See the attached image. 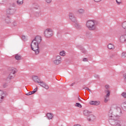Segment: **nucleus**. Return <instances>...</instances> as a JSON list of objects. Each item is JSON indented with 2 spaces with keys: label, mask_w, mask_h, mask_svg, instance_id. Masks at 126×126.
<instances>
[{
  "label": "nucleus",
  "mask_w": 126,
  "mask_h": 126,
  "mask_svg": "<svg viewBox=\"0 0 126 126\" xmlns=\"http://www.w3.org/2000/svg\"><path fill=\"white\" fill-rule=\"evenodd\" d=\"M118 111L119 112H117V114H113V111L110 109L108 113L109 117V123L111 126H126V123H123L122 121H117L118 119H120V115L119 114H122V109L120 108H118Z\"/></svg>",
  "instance_id": "f257e3e1"
},
{
  "label": "nucleus",
  "mask_w": 126,
  "mask_h": 126,
  "mask_svg": "<svg viewBox=\"0 0 126 126\" xmlns=\"http://www.w3.org/2000/svg\"><path fill=\"white\" fill-rule=\"evenodd\" d=\"M41 41V36H36L32 42L31 44V49L35 52V55H38L40 53V51H39V44H40Z\"/></svg>",
  "instance_id": "f03ea898"
},
{
  "label": "nucleus",
  "mask_w": 126,
  "mask_h": 126,
  "mask_svg": "<svg viewBox=\"0 0 126 126\" xmlns=\"http://www.w3.org/2000/svg\"><path fill=\"white\" fill-rule=\"evenodd\" d=\"M86 26L90 31H95L97 29V22L94 20H89L87 21Z\"/></svg>",
  "instance_id": "7ed1b4c3"
},
{
  "label": "nucleus",
  "mask_w": 126,
  "mask_h": 126,
  "mask_svg": "<svg viewBox=\"0 0 126 126\" xmlns=\"http://www.w3.org/2000/svg\"><path fill=\"white\" fill-rule=\"evenodd\" d=\"M44 36L46 38H51L53 36V30L51 29H47L44 32Z\"/></svg>",
  "instance_id": "20e7f679"
},
{
  "label": "nucleus",
  "mask_w": 126,
  "mask_h": 126,
  "mask_svg": "<svg viewBox=\"0 0 126 126\" xmlns=\"http://www.w3.org/2000/svg\"><path fill=\"white\" fill-rule=\"evenodd\" d=\"M16 11V9H15V8L12 7V6H10L8 9H6V12L7 14L12 15V14H14Z\"/></svg>",
  "instance_id": "39448f33"
},
{
  "label": "nucleus",
  "mask_w": 126,
  "mask_h": 126,
  "mask_svg": "<svg viewBox=\"0 0 126 126\" xmlns=\"http://www.w3.org/2000/svg\"><path fill=\"white\" fill-rule=\"evenodd\" d=\"M16 71H15V70H12L9 75L8 76V77L7 78V80L8 81H9V80H11L12 78H14V76H15V73Z\"/></svg>",
  "instance_id": "423d86ee"
},
{
  "label": "nucleus",
  "mask_w": 126,
  "mask_h": 126,
  "mask_svg": "<svg viewBox=\"0 0 126 126\" xmlns=\"http://www.w3.org/2000/svg\"><path fill=\"white\" fill-rule=\"evenodd\" d=\"M62 63V57L60 56H57L56 60L54 61V63L58 65Z\"/></svg>",
  "instance_id": "0eeeda50"
},
{
  "label": "nucleus",
  "mask_w": 126,
  "mask_h": 126,
  "mask_svg": "<svg viewBox=\"0 0 126 126\" xmlns=\"http://www.w3.org/2000/svg\"><path fill=\"white\" fill-rule=\"evenodd\" d=\"M39 85L43 88H45V89L48 90L49 89V86L45 83L44 81L40 80L39 82Z\"/></svg>",
  "instance_id": "6e6552de"
},
{
  "label": "nucleus",
  "mask_w": 126,
  "mask_h": 126,
  "mask_svg": "<svg viewBox=\"0 0 126 126\" xmlns=\"http://www.w3.org/2000/svg\"><path fill=\"white\" fill-rule=\"evenodd\" d=\"M69 19H70L72 22H76V18H75V16H74V14L73 13H69Z\"/></svg>",
  "instance_id": "1a4fd4ad"
},
{
  "label": "nucleus",
  "mask_w": 126,
  "mask_h": 126,
  "mask_svg": "<svg viewBox=\"0 0 126 126\" xmlns=\"http://www.w3.org/2000/svg\"><path fill=\"white\" fill-rule=\"evenodd\" d=\"M119 41L120 43H125V42H126V34H122L119 38Z\"/></svg>",
  "instance_id": "9d476101"
},
{
  "label": "nucleus",
  "mask_w": 126,
  "mask_h": 126,
  "mask_svg": "<svg viewBox=\"0 0 126 126\" xmlns=\"http://www.w3.org/2000/svg\"><path fill=\"white\" fill-rule=\"evenodd\" d=\"M100 102L99 100H95V101H90V104L92 105V106H99L100 105Z\"/></svg>",
  "instance_id": "9b49d317"
},
{
  "label": "nucleus",
  "mask_w": 126,
  "mask_h": 126,
  "mask_svg": "<svg viewBox=\"0 0 126 126\" xmlns=\"http://www.w3.org/2000/svg\"><path fill=\"white\" fill-rule=\"evenodd\" d=\"M5 96V94L4 92L2 91H0V103H2L4 99V97Z\"/></svg>",
  "instance_id": "f8f14e48"
},
{
  "label": "nucleus",
  "mask_w": 126,
  "mask_h": 126,
  "mask_svg": "<svg viewBox=\"0 0 126 126\" xmlns=\"http://www.w3.org/2000/svg\"><path fill=\"white\" fill-rule=\"evenodd\" d=\"M32 80L34 82H36V83H39V82L41 81L40 78H39L37 76H33Z\"/></svg>",
  "instance_id": "ddd939ff"
},
{
  "label": "nucleus",
  "mask_w": 126,
  "mask_h": 126,
  "mask_svg": "<svg viewBox=\"0 0 126 126\" xmlns=\"http://www.w3.org/2000/svg\"><path fill=\"white\" fill-rule=\"evenodd\" d=\"M83 114L84 116L89 117L91 114H92V112L91 111H88V110H85L84 111Z\"/></svg>",
  "instance_id": "4468645a"
},
{
  "label": "nucleus",
  "mask_w": 126,
  "mask_h": 126,
  "mask_svg": "<svg viewBox=\"0 0 126 126\" xmlns=\"http://www.w3.org/2000/svg\"><path fill=\"white\" fill-rule=\"evenodd\" d=\"M46 117L48 120H52L53 119V114L48 113L47 114Z\"/></svg>",
  "instance_id": "2eb2a0df"
},
{
  "label": "nucleus",
  "mask_w": 126,
  "mask_h": 126,
  "mask_svg": "<svg viewBox=\"0 0 126 126\" xmlns=\"http://www.w3.org/2000/svg\"><path fill=\"white\" fill-rule=\"evenodd\" d=\"M5 21L7 24H10V23H11V20H10V18H9V17H7L5 19Z\"/></svg>",
  "instance_id": "dca6fc26"
},
{
  "label": "nucleus",
  "mask_w": 126,
  "mask_h": 126,
  "mask_svg": "<svg viewBox=\"0 0 126 126\" xmlns=\"http://www.w3.org/2000/svg\"><path fill=\"white\" fill-rule=\"evenodd\" d=\"M78 12L79 14H83L85 12V10L83 8H80L78 10Z\"/></svg>",
  "instance_id": "f3484780"
},
{
  "label": "nucleus",
  "mask_w": 126,
  "mask_h": 126,
  "mask_svg": "<svg viewBox=\"0 0 126 126\" xmlns=\"http://www.w3.org/2000/svg\"><path fill=\"white\" fill-rule=\"evenodd\" d=\"M108 48L109 49V50H114V49H115V45L110 43L108 45Z\"/></svg>",
  "instance_id": "a211bd4d"
},
{
  "label": "nucleus",
  "mask_w": 126,
  "mask_h": 126,
  "mask_svg": "<svg viewBox=\"0 0 126 126\" xmlns=\"http://www.w3.org/2000/svg\"><path fill=\"white\" fill-rule=\"evenodd\" d=\"M93 119H94V115H92V114L89 115V116L87 117V120H88L89 122H90V121L92 120H93Z\"/></svg>",
  "instance_id": "6ab92c4d"
},
{
  "label": "nucleus",
  "mask_w": 126,
  "mask_h": 126,
  "mask_svg": "<svg viewBox=\"0 0 126 126\" xmlns=\"http://www.w3.org/2000/svg\"><path fill=\"white\" fill-rule=\"evenodd\" d=\"M105 93H106V94L105 95L106 97H110V95H111V91L105 90Z\"/></svg>",
  "instance_id": "aec40b11"
},
{
  "label": "nucleus",
  "mask_w": 126,
  "mask_h": 126,
  "mask_svg": "<svg viewBox=\"0 0 126 126\" xmlns=\"http://www.w3.org/2000/svg\"><path fill=\"white\" fill-rule=\"evenodd\" d=\"M15 58L16 60H17V61H20V60H21V55L19 54H16Z\"/></svg>",
  "instance_id": "412c9836"
},
{
  "label": "nucleus",
  "mask_w": 126,
  "mask_h": 126,
  "mask_svg": "<svg viewBox=\"0 0 126 126\" xmlns=\"http://www.w3.org/2000/svg\"><path fill=\"white\" fill-rule=\"evenodd\" d=\"M32 7L34 9H38V8H39V4H38L37 3H35L33 4Z\"/></svg>",
  "instance_id": "4be33fe9"
},
{
  "label": "nucleus",
  "mask_w": 126,
  "mask_h": 126,
  "mask_svg": "<svg viewBox=\"0 0 126 126\" xmlns=\"http://www.w3.org/2000/svg\"><path fill=\"white\" fill-rule=\"evenodd\" d=\"M33 15L34 16H35V17H39V16L41 15V13H40V12H34L33 13Z\"/></svg>",
  "instance_id": "5701e85b"
},
{
  "label": "nucleus",
  "mask_w": 126,
  "mask_h": 126,
  "mask_svg": "<svg viewBox=\"0 0 126 126\" xmlns=\"http://www.w3.org/2000/svg\"><path fill=\"white\" fill-rule=\"evenodd\" d=\"M17 3L18 5H21L23 4V0H18L17 1Z\"/></svg>",
  "instance_id": "b1692460"
},
{
  "label": "nucleus",
  "mask_w": 126,
  "mask_h": 126,
  "mask_svg": "<svg viewBox=\"0 0 126 126\" xmlns=\"http://www.w3.org/2000/svg\"><path fill=\"white\" fill-rule=\"evenodd\" d=\"M74 23V27H75V28H77V29H78V28H79V27H80L78 23H77V21H76V22Z\"/></svg>",
  "instance_id": "393cba45"
},
{
  "label": "nucleus",
  "mask_w": 126,
  "mask_h": 126,
  "mask_svg": "<svg viewBox=\"0 0 126 126\" xmlns=\"http://www.w3.org/2000/svg\"><path fill=\"white\" fill-rule=\"evenodd\" d=\"M79 49L83 54H86V50L84 49V48L81 47L79 48Z\"/></svg>",
  "instance_id": "a878e982"
},
{
  "label": "nucleus",
  "mask_w": 126,
  "mask_h": 126,
  "mask_svg": "<svg viewBox=\"0 0 126 126\" xmlns=\"http://www.w3.org/2000/svg\"><path fill=\"white\" fill-rule=\"evenodd\" d=\"M110 99V97L109 96H104V102L105 103H107V102L109 101Z\"/></svg>",
  "instance_id": "bb28decb"
},
{
  "label": "nucleus",
  "mask_w": 126,
  "mask_h": 126,
  "mask_svg": "<svg viewBox=\"0 0 126 126\" xmlns=\"http://www.w3.org/2000/svg\"><path fill=\"white\" fill-rule=\"evenodd\" d=\"M60 56H62V57H64L65 56V51H63L60 52Z\"/></svg>",
  "instance_id": "cd10ccee"
},
{
  "label": "nucleus",
  "mask_w": 126,
  "mask_h": 126,
  "mask_svg": "<svg viewBox=\"0 0 126 126\" xmlns=\"http://www.w3.org/2000/svg\"><path fill=\"white\" fill-rule=\"evenodd\" d=\"M75 107H78V108H82V105L79 103H76Z\"/></svg>",
  "instance_id": "c85d7f7f"
},
{
  "label": "nucleus",
  "mask_w": 126,
  "mask_h": 126,
  "mask_svg": "<svg viewBox=\"0 0 126 126\" xmlns=\"http://www.w3.org/2000/svg\"><path fill=\"white\" fill-rule=\"evenodd\" d=\"M122 27L124 29H126V21L123 23Z\"/></svg>",
  "instance_id": "c756f323"
},
{
  "label": "nucleus",
  "mask_w": 126,
  "mask_h": 126,
  "mask_svg": "<svg viewBox=\"0 0 126 126\" xmlns=\"http://www.w3.org/2000/svg\"><path fill=\"white\" fill-rule=\"evenodd\" d=\"M22 40H23V41H27V37H26L25 35H22Z\"/></svg>",
  "instance_id": "7c9ffc66"
},
{
  "label": "nucleus",
  "mask_w": 126,
  "mask_h": 126,
  "mask_svg": "<svg viewBox=\"0 0 126 126\" xmlns=\"http://www.w3.org/2000/svg\"><path fill=\"white\" fill-rule=\"evenodd\" d=\"M6 0H0V4H4L5 3Z\"/></svg>",
  "instance_id": "2f4dec72"
},
{
  "label": "nucleus",
  "mask_w": 126,
  "mask_h": 126,
  "mask_svg": "<svg viewBox=\"0 0 126 126\" xmlns=\"http://www.w3.org/2000/svg\"><path fill=\"white\" fill-rule=\"evenodd\" d=\"M121 95L122 96V97H123V98H126V92L122 93V94H121Z\"/></svg>",
  "instance_id": "473e14b6"
},
{
  "label": "nucleus",
  "mask_w": 126,
  "mask_h": 126,
  "mask_svg": "<svg viewBox=\"0 0 126 126\" xmlns=\"http://www.w3.org/2000/svg\"><path fill=\"white\" fill-rule=\"evenodd\" d=\"M126 57V52H123L122 54V57L125 59Z\"/></svg>",
  "instance_id": "72a5a7b5"
},
{
  "label": "nucleus",
  "mask_w": 126,
  "mask_h": 126,
  "mask_svg": "<svg viewBox=\"0 0 126 126\" xmlns=\"http://www.w3.org/2000/svg\"><path fill=\"white\" fill-rule=\"evenodd\" d=\"M105 90H109V89H110V86H109L108 85H106L105 86Z\"/></svg>",
  "instance_id": "f704fd0d"
},
{
  "label": "nucleus",
  "mask_w": 126,
  "mask_h": 126,
  "mask_svg": "<svg viewBox=\"0 0 126 126\" xmlns=\"http://www.w3.org/2000/svg\"><path fill=\"white\" fill-rule=\"evenodd\" d=\"M83 89H85V90H87L88 91H89V92H91V90H90L89 89V88L87 87H85L83 88Z\"/></svg>",
  "instance_id": "c9c22d12"
},
{
  "label": "nucleus",
  "mask_w": 126,
  "mask_h": 126,
  "mask_svg": "<svg viewBox=\"0 0 126 126\" xmlns=\"http://www.w3.org/2000/svg\"><path fill=\"white\" fill-rule=\"evenodd\" d=\"M122 106L124 107V108L126 110V102H123L122 103Z\"/></svg>",
  "instance_id": "e433bc0d"
},
{
  "label": "nucleus",
  "mask_w": 126,
  "mask_h": 126,
  "mask_svg": "<svg viewBox=\"0 0 126 126\" xmlns=\"http://www.w3.org/2000/svg\"><path fill=\"white\" fill-rule=\"evenodd\" d=\"M123 78L124 79V81H125V82H126V73H125L123 75Z\"/></svg>",
  "instance_id": "4c0bfd02"
},
{
  "label": "nucleus",
  "mask_w": 126,
  "mask_h": 126,
  "mask_svg": "<svg viewBox=\"0 0 126 126\" xmlns=\"http://www.w3.org/2000/svg\"><path fill=\"white\" fill-rule=\"evenodd\" d=\"M47 3H51L52 2V0H45Z\"/></svg>",
  "instance_id": "58836bf2"
},
{
  "label": "nucleus",
  "mask_w": 126,
  "mask_h": 126,
  "mask_svg": "<svg viewBox=\"0 0 126 126\" xmlns=\"http://www.w3.org/2000/svg\"><path fill=\"white\" fill-rule=\"evenodd\" d=\"M13 25L14 27H15L16 26H17V22H14L13 23Z\"/></svg>",
  "instance_id": "ea45409f"
},
{
  "label": "nucleus",
  "mask_w": 126,
  "mask_h": 126,
  "mask_svg": "<svg viewBox=\"0 0 126 126\" xmlns=\"http://www.w3.org/2000/svg\"><path fill=\"white\" fill-rule=\"evenodd\" d=\"M116 1L117 3V4H118V5H120V4H121V3H122V1H118V0H116Z\"/></svg>",
  "instance_id": "a19ab883"
},
{
  "label": "nucleus",
  "mask_w": 126,
  "mask_h": 126,
  "mask_svg": "<svg viewBox=\"0 0 126 126\" xmlns=\"http://www.w3.org/2000/svg\"><path fill=\"white\" fill-rule=\"evenodd\" d=\"M26 95H27L28 96H29L30 95H32L31 94V92L28 93L27 94H26Z\"/></svg>",
  "instance_id": "79ce46f5"
},
{
  "label": "nucleus",
  "mask_w": 126,
  "mask_h": 126,
  "mask_svg": "<svg viewBox=\"0 0 126 126\" xmlns=\"http://www.w3.org/2000/svg\"><path fill=\"white\" fill-rule=\"evenodd\" d=\"M78 101H79V102H82V100H81V99H80V96H79V95L78 97Z\"/></svg>",
  "instance_id": "37998d69"
},
{
  "label": "nucleus",
  "mask_w": 126,
  "mask_h": 126,
  "mask_svg": "<svg viewBox=\"0 0 126 126\" xmlns=\"http://www.w3.org/2000/svg\"><path fill=\"white\" fill-rule=\"evenodd\" d=\"M37 90H38V88L36 87L35 89L33 90V92H34V93H36Z\"/></svg>",
  "instance_id": "c03bdc74"
},
{
  "label": "nucleus",
  "mask_w": 126,
  "mask_h": 126,
  "mask_svg": "<svg viewBox=\"0 0 126 126\" xmlns=\"http://www.w3.org/2000/svg\"><path fill=\"white\" fill-rule=\"evenodd\" d=\"M101 0H94V1H95V2H100Z\"/></svg>",
  "instance_id": "a18cd8bd"
},
{
  "label": "nucleus",
  "mask_w": 126,
  "mask_h": 126,
  "mask_svg": "<svg viewBox=\"0 0 126 126\" xmlns=\"http://www.w3.org/2000/svg\"><path fill=\"white\" fill-rule=\"evenodd\" d=\"M94 77L95 78H99L100 77L99 76V75H95Z\"/></svg>",
  "instance_id": "49530a36"
},
{
  "label": "nucleus",
  "mask_w": 126,
  "mask_h": 126,
  "mask_svg": "<svg viewBox=\"0 0 126 126\" xmlns=\"http://www.w3.org/2000/svg\"><path fill=\"white\" fill-rule=\"evenodd\" d=\"M91 34V32H87V36H88L89 35Z\"/></svg>",
  "instance_id": "de8ad7c7"
},
{
  "label": "nucleus",
  "mask_w": 126,
  "mask_h": 126,
  "mask_svg": "<svg viewBox=\"0 0 126 126\" xmlns=\"http://www.w3.org/2000/svg\"><path fill=\"white\" fill-rule=\"evenodd\" d=\"M83 61V62H87V61H88V60L87 59V58H84Z\"/></svg>",
  "instance_id": "09e8293b"
},
{
  "label": "nucleus",
  "mask_w": 126,
  "mask_h": 126,
  "mask_svg": "<svg viewBox=\"0 0 126 126\" xmlns=\"http://www.w3.org/2000/svg\"><path fill=\"white\" fill-rule=\"evenodd\" d=\"M6 86H7V84H6V83L4 84V85H3L4 88H5V87H6Z\"/></svg>",
  "instance_id": "8fccbe9b"
},
{
  "label": "nucleus",
  "mask_w": 126,
  "mask_h": 126,
  "mask_svg": "<svg viewBox=\"0 0 126 126\" xmlns=\"http://www.w3.org/2000/svg\"><path fill=\"white\" fill-rule=\"evenodd\" d=\"M73 126H81L79 124H75Z\"/></svg>",
  "instance_id": "3c124183"
},
{
  "label": "nucleus",
  "mask_w": 126,
  "mask_h": 126,
  "mask_svg": "<svg viewBox=\"0 0 126 126\" xmlns=\"http://www.w3.org/2000/svg\"><path fill=\"white\" fill-rule=\"evenodd\" d=\"M75 83H72L71 85H70V86H73L74 85Z\"/></svg>",
  "instance_id": "603ef678"
},
{
  "label": "nucleus",
  "mask_w": 126,
  "mask_h": 126,
  "mask_svg": "<svg viewBox=\"0 0 126 126\" xmlns=\"http://www.w3.org/2000/svg\"><path fill=\"white\" fill-rule=\"evenodd\" d=\"M31 94H34V93H35V92H33V91L32 92H31Z\"/></svg>",
  "instance_id": "864d4df0"
},
{
  "label": "nucleus",
  "mask_w": 126,
  "mask_h": 126,
  "mask_svg": "<svg viewBox=\"0 0 126 126\" xmlns=\"http://www.w3.org/2000/svg\"><path fill=\"white\" fill-rule=\"evenodd\" d=\"M12 6H14V4H12Z\"/></svg>",
  "instance_id": "5fc2aeb1"
},
{
  "label": "nucleus",
  "mask_w": 126,
  "mask_h": 126,
  "mask_svg": "<svg viewBox=\"0 0 126 126\" xmlns=\"http://www.w3.org/2000/svg\"><path fill=\"white\" fill-rule=\"evenodd\" d=\"M119 0V1H122V0Z\"/></svg>",
  "instance_id": "6e6d98bb"
},
{
  "label": "nucleus",
  "mask_w": 126,
  "mask_h": 126,
  "mask_svg": "<svg viewBox=\"0 0 126 126\" xmlns=\"http://www.w3.org/2000/svg\"><path fill=\"white\" fill-rule=\"evenodd\" d=\"M1 91V90H0V92Z\"/></svg>",
  "instance_id": "4d7b16f0"
}]
</instances>
